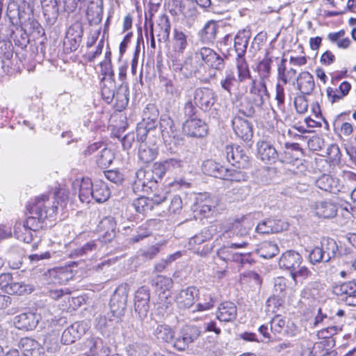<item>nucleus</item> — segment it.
<instances>
[{"label": "nucleus", "mask_w": 356, "mask_h": 356, "mask_svg": "<svg viewBox=\"0 0 356 356\" xmlns=\"http://www.w3.org/2000/svg\"><path fill=\"white\" fill-rule=\"evenodd\" d=\"M49 197L42 195L35 200V202L29 209L31 216L24 222V224L33 232L42 229L44 226V220L53 217L57 211V206L52 204Z\"/></svg>", "instance_id": "1"}, {"label": "nucleus", "mask_w": 356, "mask_h": 356, "mask_svg": "<svg viewBox=\"0 0 356 356\" xmlns=\"http://www.w3.org/2000/svg\"><path fill=\"white\" fill-rule=\"evenodd\" d=\"M268 97L266 83L252 79L248 95L241 99L239 111L246 116H252L254 113V108H261Z\"/></svg>", "instance_id": "2"}, {"label": "nucleus", "mask_w": 356, "mask_h": 356, "mask_svg": "<svg viewBox=\"0 0 356 356\" xmlns=\"http://www.w3.org/2000/svg\"><path fill=\"white\" fill-rule=\"evenodd\" d=\"M199 50L188 56L183 63L178 60H172V67L175 71H180L186 77H191L200 74L204 66L200 56Z\"/></svg>", "instance_id": "3"}, {"label": "nucleus", "mask_w": 356, "mask_h": 356, "mask_svg": "<svg viewBox=\"0 0 356 356\" xmlns=\"http://www.w3.org/2000/svg\"><path fill=\"white\" fill-rule=\"evenodd\" d=\"M201 333L202 331L200 327L193 325H184L174 340V348L179 351L186 350L191 343L200 337Z\"/></svg>", "instance_id": "4"}, {"label": "nucleus", "mask_w": 356, "mask_h": 356, "mask_svg": "<svg viewBox=\"0 0 356 356\" xmlns=\"http://www.w3.org/2000/svg\"><path fill=\"white\" fill-rule=\"evenodd\" d=\"M191 42V39L186 32L177 28L174 29L171 42V60H177L181 56L188 48Z\"/></svg>", "instance_id": "5"}, {"label": "nucleus", "mask_w": 356, "mask_h": 356, "mask_svg": "<svg viewBox=\"0 0 356 356\" xmlns=\"http://www.w3.org/2000/svg\"><path fill=\"white\" fill-rule=\"evenodd\" d=\"M74 273L70 266H63L49 270L44 274L49 284H64L73 278Z\"/></svg>", "instance_id": "6"}, {"label": "nucleus", "mask_w": 356, "mask_h": 356, "mask_svg": "<svg viewBox=\"0 0 356 356\" xmlns=\"http://www.w3.org/2000/svg\"><path fill=\"white\" fill-rule=\"evenodd\" d=\"M333 292L346 305L356 306V280L343 282L335 286Z\"/></svg>", "instance_id": "7"}, {"label": "nucleus", "mask_w": 356, "mask_h": 356, "mask_svg": "<svg viewBox=\"0 0 356 356\" xmlns=\"http://www.w3.org/2000/svg\"><path fill=\"white\" fill-rule=\"evenodd\" d=\"M217 96L209 88H199L194 92V104L203 111H209L215 104Z\"/></svg>", "instance_id": "8"}, {"label": "nucleus", "mask_w": 356, "mask_h": 356, "mask_svg": "<svg viewBox=\"0 0 356 356\" xmlns=\"http://www.w3.org/2000/svg\"><path fill=\"white\" fill-rule=\"evenodd\" d=\"M253 226L254 223L250 215L236 218L232 224L230 231V234H232V238L246 237ZM229 236L231 237L230 235Z\"/></svg>", "instance_id": "9"}, {"label": "nucleus", "mask_w": 356, "mask_h": 356, "mask_svg": "<svg viewBox=\"0 0 356 356\" xmlns=\"http://www.w3.org/2000/svg\"><path fill=\"white\" fill-rule=\"evenodd\" d=\"M86 356H108L109 347L100 338L87 339L82 348Z\"/></svg>", "instance_id": "10"}, {"label": "nucleus", "mask_w": 356, "mask_h": 356, "mask_svg": "<svg viewBox=\"0 0 356 356\" xmlns=\"http://www.w3.org/2000/svg\"><path fill=\"white\" fill-rule=\"evenodd\" d=\"M89 326L84 321H78L67 327L63 332L61 342L63 344L69 345L80 339L88 330Z\"/></svg>", "instance_id": "11"}, {"label": "nucleus", "mask_w": 356, "mask_h": 356, "mask_svg": "<svg viewBox=\"0 0 356 356\" xmlns=\"http://www.w3.org/2000/svg\"><path fill=\"white\" fill-rule=\"evenodd\" d=\"M227 160L238 168H246L249 165V156L239 146H227L225 149Z\"/></svg>", "instance_id": "12"}, {"label": "nucleus", "mask_w": 356, "mask_h": 356, "mask_svg": "<svg viewBox=\"0 0 356 356\" xmlns=\"http://www.w3.org/2000/svg\"><path fill=\"white\" fill-rule=\"evenodd\" d=\"M149 291L147 287L139 288L135 293L134 308L140 319L145 318L149 312Z\"/></svg>", "instance_id": "13"}, {"label": "nucleus", "mask_w": 356, "mask_h": 356, "mask_svg": "<svg viewBox=\"0 0 356 356\" xmlns=\"http://www.w3.org/2000/svg\"><path fill=\"white\" fill-rule=\"evenodd\" d=\"M160 131L164 143L168 145L179 143L178 131L173 120L169 117H163L160 120Z\"/></svg>", "instance_id": "14"}, {"label": "nucleus", "mask_w": 356, "mask_h": 356, "mask_svg": "<svg viewBox=\"0 0 356 356\" xmlns=\"http://www.w3.org/2000/svg\"><path fill=\"white\" fill-rule=\"evenodd\" d=\"M182 129L190 137L201 138L207 133V124L198 118L187 119L183 124Z\"/></svg>", "instance_id": "15"}, {"label": "nucleus", "mask_w": 356, "mask_h": 356, "mask_svg": "<svg viewBox=\"0 0 356 356\" xmlns=\"http://www.w3.org/2000/svg\"><path fill=\"white\" fill-rule=\"evenodd\" d=\"M199 290L195 286H188L179 291L175 296V301L180 309H188L197 300Z\"/></svg>", "instance_id": "16"}, {"label": "nucleus", "mask_w": 356, "mask_h": 356, "mask_svg": "<svg viewBox=\"0 0 356 356\" xmlns=\"http://www.w3.org/2000/svg\"><path fill=\"white\" fill-rule=\"evenodd\" d=\"M257 147L258 156L264 163L272 164L278 159V152L270 142L259 140L257 143Z\"/></svg>", "instance_id": "17"}, {"label": "nucleus", "mask_w": 356, "mask_h": 356, "mask_svg": "<svg viewBox=\"0 0 356 356\" xmlns=\"http://www.w3.org/2000/svg\"><path fill=\"white\" fill-rule=\"evenodd\" d=\"M312 209L315 215L319 218H332L337 213V206L331 200H321L315 202Z\"/></svg>", "instance_id": "18"}, {"label": "nucleus", "mask_w": 356, "mask_h": 356, "mask_svg": "<svg viewBox=\"0 0 356 356\" xmlns=\"http://www.w3.org/2000/svg\"><path fill=\"white\" fill-rule=\"evenodd\" d=\"M198 50L203 65L205 64L211 68L218 70L223 68L225 65L224 59L212 49L204 47Z\"/></svg>", "instance_id": "19"}, {"label": "nucleus", "mask_w": 356, "mask_h": 356, "mask_svg": "<svg viewBox=\"0 0 356 356\" xmlns=\"http://www.w3.org/2000/svg\"><path fill=\"white\" fill-rule=\"evenodd\" d=\"M287 227L288 225L280 219L267 218L257 225L255 231L259 234H268L282 232Z\"/></svg>", "instance_id": "20"}, {"label": "nucleus", "mask_w": 356, "mask_h": 356, "mask_svg": "<svg viewBox=\"0 0 356 356\" xmlns=\"http://www.w3.org/2000/svg\"><path fill=\"white\" fill-rule=\"evenodd\" d=\"M232 127L236 135L244 140H250L253 136L252 125L246 119L239 116L234 117Z\"/></svg>", "instance_id": "21"}, {"label": "nucleus", "mask_w": 356, "mask_h": 356, "mask_svg": "<svg viewBox=\"0 0 356 356\" xmlns=\"http://www.w3.org/2000/svg\"><path fill=\"white\" fill-rule=\"evenodd\" d=\"M302 262L301 255L293 250H289L282 254L279 261V266L282 268L289 270L291 274L300 267Z\"/></svg>", "instance_id": "22"}, {"label": "nucleus", "mask_w": 356, "mask_h": 356, "mask_svg": "<svg viewBox=\"0 0 356 356\" xmlns=\"http://www.w3.org/2000/svg\"><path fill=\"white\" fill-rule=\"evenodd\" d=\"M40 318V315L33 312L22 313L15 317L14 323L19 330H31L37 326Z\"/></svg>", "instance_id": "23"}, {"label": "nucleus", "mask_w": 356, "mask_h": 356, "mask_svg": "<svg viewBox=\"0 0 356 356\" xmlns=\"http://www.w3.org/2000/svg\"><path fill=\"white\" fill-rule=\"evenodd\" d=\"M127 301V294L123 289H117L113 294L110 307L111 311L117 314H121L126 309Z\"/></svg>", "instance_id": "24"}, {"label": "nucleus", "mask_w": 356, "mask_h": 356, "mask_svg": "<svg viewBox=\"0 0 356 356\" xmlns=\"http://www.w3.org/2000/svg\"><path fill=\"white\" fill-rule=\"evenodd\" d=\"M250 38L251 31L249 29H243L237 32L234 45L237 56H245Z\"/></svg>", "instance_id": "25"}, {"label": "nucleus", "mask_w": 356, "mask_h": 356, "mask_svg": "<svg viewBox=\"0 0 356 356\" xmlns=\"http://www.w3.org/2000/svg\"><path fill=\"white\" fill-rule=\"evenodd\" d=\"M316 186L332 193H337L340 191V184L339 179L329 175H323L316 180Z\"/></svg>", "instance_id": "26"}, {"label": "nucleus", "mask_w": 356, "mask_h": 356, "mask_svg": "<svg viewBox=\"0 0 356 356\" xmlns=\"http://www.w3.org/2000/svg\"><path fill=\"white\" fill-rule=\"evenodd\" d=\"M203 172L209 176L224 179L227 177L228 168L213 160H207L202 165Z\"/></svg>", "instance_id": "27"}, {"label": "nucleus", "mask_w": 356, "mask_h": 356, "mask_svg": "<svg viewBox=\"0 0 356 356\" xmlns=\"http://www.w3.org/2000/svg\"><path fill=\"white\" fill-rule=\"evenodd\" d=\"M218 204V200L214 197H211L207 193L200 194L197 197L196 206L197 209L204 215L208 214Z\"/></svg>", "instance_id": "28"}, {"label": "nucleus", "mask_w": 356, "mask_h": 356, "mask_svg": "<svg viewBox=\"0 0 356 356\" xmlns=\"http://www.w3.org/2000/svg\"><path fill=\"white\" fill-rule=\"evenodd\" d=\"M236 307L232 302H224L220 305L217 312V318L220 321L228 322L236 316Z\"/></svg>", "instance_id": "29"}, {"label": "nucleus", "mask_w": 356, "mask_h": 356, "mask_svg": "<svg viewBox=\"0 0 356 356\" xmlns=\"http://www.w3.org/2000/svg\"><path fill=\"white\" fill-rule=\"evenodd\" d=\"M297 84L302 94L309 95L315 87L314 76L308 72H302L298 76Z\"/></svg>", "instance_id": "30"}, {"label": "nucleus", "mask_w": 356, "mask_h": 356, "mask_svg": "<svg viewBox=\"0 0 356 356\" xmlns=\"http://www.w3.org/2000/svg\"><path fill=\"white\" fill-rule=\"evenodd\" d=\"M103 0H90L87 9L88 19L95 23H99L103 16Z\"/></svg>", "instance_id": "31"}, {"label": "nucleus", "mask_w": 356, "mask_h": 356, "mask_svg": "<svg viewBox=\"0 0 356 356\" xmlns=\"http://www.w3.org/2000/svg\"><path fill=\"white\" fill-rule=\"evenodd\" d=\"M351 88V85L348 81H343L337 88L328 87L327 95L332 103L337 102L346 97Z\"/></svg>", "instance_id": "32"}, {"label": "nucleus", "mask_w": 356, "mask_h": 356, "mask_svg": "<svg viewBox=\"0 0 356 356\" xmlns=\"http://www.w3.org/2000/svg\"><path fill=\"white\" fill-rule=\"evenodd\" d=\"M320 248L325 259V262L334 258L338 252V245L336 241L330 238H323Z\"/></svg>", "instance_id": "33"}, {"label": "nucleus", "mask_w": 356, "mask_h": 356, "mask_svg": "<svg viewBox=\"0 0 356 356\" xmlns=\"http://www.w3.org/2000/svg\"><path fill=\"white\" fill-rule=\"evenodd\" d=\"M110 191L107 185L102 181H96L93 186L92 199L97 202H106L110 197Z\"/></svg>", "instance_id": "34"}, {"label": "nucleus", "mask_w": 356, "mask_h": 356, "mask_svg": "<svg viewBox=\"0 0 356 356\" xmlns=\"http://www.w3.org/2000/svg\"><path fill=\"white\" fill-rule=\"evenodd\" d=\"M235 65L237 70L238 81L243 82L248 79H252L248 64L246 62L245 56H237Z\"/></svg>", "instance_id": "35"}, {"label": "nucleus", "mask_w": 356, "mask_h": 356, "mask_svg": "<svg viewBox=\"0 0 356 356\" xmlns=\"http://www.w3.org/2000/svg\"><path fill=\"white\" fill-rule=\"evenodd\" d=\"M114 158L112 150L103 146L96 155V163L99 168H106L112 163Z\"/></svg>", "instance_id": "36"}, {"label": "nucleus", "mask_w": 356, "mask_h": 356, "mask_svg": "<svg viewBox=\"0 0 356 356\" xmlns=\"http://www.w3.org/2000/svg\"><path fill=\"white\" fill-rule=\"evenodd\" d=\"M158 154V148L153 145L149 147L146 143H141L138 149V157L145 163H148L155 159Z\"/></svg>", "instance_id": "37"}, {"label": "nucleus", "mask_w": 356, "mask_h": 356, "mask_svg": "<svg viewBox=\"0 0 356 356\" xmlns=\"http://www.w3.org/2000/svg\"><path fill=\"white\" fill-rule=\"evenodd\" d=\"M155 122L152 120L151 122H145V120L138 124L136 127V137L138 141L142 143L147 139L149 134L155 131Z\"/></svg>", "instance_id": "38"}, {"label": "nucleus", "mask_w": 356, "mask_h": 356, "mask_svg": "<svg viewBox=\"0 0 356 356\" xmlns=\"http://www.w3.org/2000/svg\"><path fill=\"white\" fill-rule=\"evenodd\" d=\"M154 336L159 339L165 343H174L175 332L167 325H159L154 331Z\"/></svg>", "instance_id": "39"}, {"label": "nucleus", "mask_w": 356, "mask_h": 356, "mask_svg": "<svg viewBox=\"0 0 356 356\" xmlns=\"http://www.w3.org/2000/svg\"><path fill=\"white\" fill-rule=\"evenodd\" d=\"M93 186L94 183L90 179H82L79 188V199L82 202L89 203L92 199Z\"/></svg>", "instance_id": "40"}, {"label": "nucleus", "mask_w": 356, "mask_h": 356, "mask_svg": "<svg viewBox=\"0 0 356 356\" xmlns=\"http://www.w3.org/2000/svg\"><path fill=\"white\" fill-rule=\"evenodd\" d=\"M14 235L19 241L30 243L33 238V232L24 224L17 222L14 226Z\"/></svg>", "instance_id": "41"}, {"label": "nucleus", "mask_w": 356, "mask_h": 356, "mask_svg": "<svg viewBox=\"0 0 356 356\" xmlns=\"http://www.w3.org/2000/svg\"><path fill=\"white\" fill-rule=\"evenodd\" d=\"M136 177L134 184L138 188L141 186L142 189L145 191L146 188H151L149 184L153 182L152 180V172L151 171L140 169L136 172Z\"/></svg>", "instance_id": "42"}, {"label": "nucleus", "mask_w": 356, "mask_h": 356, "mask_svg": "<svg viewBox=\"0 0 356 356\" xmlns=\"http://www.w3.org/2000/svg\"><path fill=\"white\" fill-rule=\"evenodd\" d=\"M188 157L170 158L164 161V168L168 171H175L184 168L190 163Z\"/></svg>", "instance_id": "43"}, {"label": "nucleus", "mask_w": 356, "mask_h": 356, "mask_svg": "<svg viewBox=\"0 0 356 356\" xmlns=\"http://www.w3.org/2000/svg\"><path fill=\"white\" fill-rule=\"evenodd\" d=\"M257 252L261 257L270 259L279 252V248L275 243L270 241H265L260 245Z\"/></svg>", "instance_id": "44"}, {"label": "nucleus", "mask_w": 356, "mask_h": 356, "mask_svg": "<svg viewBox=\"0 0 356 356\" xmlns=\"http://www.w3.org/2000/svg\"><path fill=\"white\" fill-rule=\"evenodd\" d=\"M324 288L318 282H309L302 291L304 298L316 299L321 296Z\"/></svg>", "instance_id": "45"}, {"label": "nucleus", "mask_w": 356, "mask_h": 356, "mask_svg": "<svg viewBox=\"0 0 356 356\" xmlns=\"http://www.w3.org/2000/svg\"><path fill=\"white\" fill-rule=\"evenodd\" d=\"M271 61L270 58H266L260 61L257 65V71L259 76L258 82L266 83V81L269 79L271 70Z\"/></svg>", "instance_id": "46"}, {"label": "nucleus", "mask_w": 356, "mask_h": 356, "mask_svg": "<svg viewBox=\"0 0 356 356\" xmlns=\"http://www.w3.org/2000/svg\"><path fill=\"white\" fill-rule=\"evenodd\" d=\"M345 31L341 30L335 33H330L327 38L340 49H346L349 47L350 40L348 38H343Z\"/></svg>", "instance_id": "47"}, {"label": "nucleus", "mask_w": 356, "mask_h": 356, "mask_svg": "<svg viewBox=\"0 0 356 356\" xmlns=\"http://www.w3.org/2000/svg\"><path fill=\"white\" fill-rule=\"evenodd\" d=\"M157 26L160 29L159 35L161 36L164 40L168 39L171 26L169 17L165 14H163L159 17Z\"/></svg>", "instance_id": "48"}, {"label": "nucleus", "mask_w": 356, "mask_h": 356, "mask_svg": "<svg viewBox=\"0 0 356 356\" xmlns=\"http://www.w3.org/2000/svg\"><path fill=\"white\" fill-rule=\"evenodd\" d=\"M216 24L213 21H209L203 27L201 37L206 42H211L216 38Z\"/></svg>", "instance_id": "49"}, {"label": "nucleus", "mask_w": 356, "mask_h": 356, "mask_svg": "<svg viewBox=\"0 0 356 356\" xmlns=\"http://www.w3.org/2000/svg\"><path fill=\"white\" fill-rule=\"evenodd\" d=\"M216 231L214 226H210L203 229L201 233L195 235L190 239V244H201L203 242L209 240L213 236V233Z\"/></svg>", "instance_id": "50"}, {"label": "nucleus", "mask_w": 356, "mask_h": 356, "mask_svg": "<svg viewBox=\"0 0 356 356\" xmlns=\"http://www.w3.org/2000/svg\"><path fill=\"white\" fill-rule=\"evenodd\" d=\"M20 346L25 356H33V353L38 348V343L31 338H23Z\"/></svg>", "instance_id": "51"}, {"label": "nucleus", "mask_w": 356, "mask_h": 356, "mask_svg": "<svg viewBox=\"0 0 356 356\" xmlns=\"http://www.w3.org/2000/svg\"><path fill=\"white\" fill-rule=\"evenodd\" d=\"M115 85L113 80L108 79L103 82L102 95L108 102L112 101L115 95Z\"/></svg>", "instance_id": "52"}, {"label": "nucleus", "mask_w": 356, "mask_h": 356, "mask_svg": "<svg viewBox=\"0 0 356 356\" xmlns=\"http://www.w3.org/2000/svg\"><path fill=\"white\" fill-rule=\"evenodd\" d=\"M237 80L234 72L232 70H227L225 72V77L220 80V83L225 90L231 93V89L235 86Z\"/></svg>", "instance_id": "53"}, {"label": "nucleus", "mask_w": 356, "mask_h": 356, "mask_svg": "<svg viewBox=\"0 0 356 356\" xmlns=\"http://www.w3.org/2000/svg\"><path fill=\"white\" fill-rule=\"evenodd\" d=\"M132 207L135 209L137 213H143L152 208L150 204V200L148 197H140L136 199L133 203Z\"/></svg>", "instance_id": "54"}, {"label": "nucleus", "mask_w": 356, "mask_h": 356, "mask_svg": "<svg viewBox=\"0 0 356 356\" xmlns=\"http://www.w3.org/2000/svg\"><path fill=\"white\" fill-rule=\"evenodd\" d=\"M28 287L26 284L22 282H14L12 280L5 292L11 295L22 296L27 291Z\"/></svg>", "instance_id": "55"}, {"label": "nucleus", "mask_w": 356, "mask_h": 356, "mask_svg": "<svg viewBox=\"0 0 356 356\" xmlns=\"http://www.w3.org/2000/svg\"><path fill=\"white\" fill-rule=\"evenodd\" d=\"M97 244L95 241H90L81 248H77L72 252V256L81 257L96 250Z\"/></svg>", "instance_id": "56"}, {"label": "nucleus", "mask_w": 356, "mask_h": 356, "mask_svg": "<svg viewBox=\"0 0 356 356\" xmlns=\"http://www.w3.org/2000/svg\"><path fill=\"white\" fill-rule=\"evenodd\" d=\"M285 323V317L280 315L275 316L270 321V330L275 334H282L284 325Z\"/></svg>", "instance_id": "57"}, {"label": "nucleus", "mask_w": 356, "mask_h": 356, "mask_svg": "<svg viewBox=\"0 0 356 356\" xmlns=\"http://www.w3.org/2000/svg\"><path fill=\"white\" fill-rule=\"evenodd\" d=\"M283 300L277 296L269 298L266 301L267 310L269 312L275 313L282 307Z\"/></svg>", "instance_id": "58"}, {"label": "nucleus", "mask_w": 356, "mask_h": 356, "mask_svg": "<svg viewBox=\"0 0 356 356\" xmlns=\"http://www.w3.org/2000/svg\"><path fill=\"white\" fill-rule=\"evenodd\" d=\"M227 176V177H225L224 179L230 180L232 181L240 182L247 179L246 175L235 168H228Z\"/></svg>", "instance_id": "59"}, {"label": "nucleus", "mask_w": 356, "mask_h": 356, "mask_svg": "<svg viewBox=\"0 0 356 356\" xmlns=\"http://www.w3.org/2000/svg\"><path fill=\"white\" fill-rule=\"evenodd\" d=\"M100 228L105 231L106 234L114 233L116 228V223L111 217H106L100 222Z\"/></svg>", "instance_id": "60"}, {"label": "nucleus", "mask_w": 356, "mask_h": 356, "mask_svg": "<svg viewBox=\"0 0 356 356\" xmlns=\"http://www.w3.org/2000/svg\"><path fill=\"white\" fill-rule=\"evenodd\" d=\"M298 328L296 325L293 321L285 318V323L282 334L289 337H294L298 334Z\"/></svg>", "instance_id": "61"}, {"label": "nucleus", "mask_w": 356, "mask_h": 356, "mask_svg": "<svg viewBox=\"0 0 356 356\" xmlns=\"http://www.w3.org/2000/svg\"><path fill=\"white\" fill-rule=\"evenodd\" d=\"M294 105L296 109L299 113H305L308 109V103L303 95H300L294 99Z\"/></svg>", "instance_id": "62"}, {"label": "nucleus", "mask_w": 356, "mask_h": 356, "mask_svg": "<svg viewBox=\"0 0 356 356\" xmlns=\"http://www.w3.org/2000/svg\"><path fill=\"white\" fill-rule=\"evenodd\" d=\"M309 259L312 264L325 262V259L320 247H316L310 252Z\"/></svg>", "instance_id": "63"}, {"label": "nucleus", "mask_w": 356, "mask_h": 356, "mask_svg": "<svg viewBox=\"0 0 356 356\" xmlns=\"http://www.w3.org/2000/svg\"><path fill=\"white\" fill-rule=\"evenodd\" d=\"M182 209V200L178 195H174L170 199V204L168 207V211L172 213H178Z\"/></svg>", "instance_id": "64"}]
</instances>
